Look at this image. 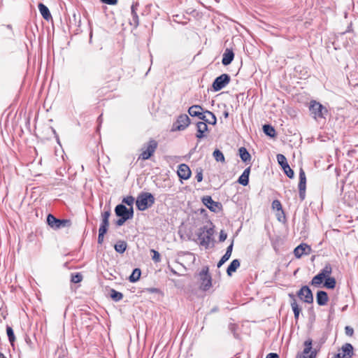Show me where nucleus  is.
Wrapping results in <instances>:
<instances>
[{"mask_svg":"<svg viewBox=\"0 0 358 358\" xmlns=\"http://www.w3.org/2000/svg\"><path fill=\"white\" fill-rule=\"evenodd\" d=\"M188 113L192 117H197L210 124L215 125L217 123L215 114L209 110L203 111V108L199 105H194L189 107Z\"/></svg>","mask_w":358,"mask_h":358,"instance_id":"f257e3e1","label":"nucleus"},{"mask_svg":"<svg viewBox=\"0 0 358 358\" xmlns=\"http://www.w3.org/2000/svg\"><path fill=\"white\" fill-rule=\"evenodd\" d=\"M155 201L154 196L150 192H141L136 200L137 208L143 211L151 207Z\"/></svg>","mask_w":358,"mask_h":358,"instance_id":"f03ea898","label":"nucleus"},{"mask_svg":"<svg viewBox=\"0 0 358 358\" xmlns=\"http://www.w3.org/2000/svg\"><path fill=\"white\" fill-rule=\"evenodd\" d=\"M309 111L312 117L318 120L320 119H326L328 114L327 108L315 100H311L309 103Z\"/></svg>","mask_w":358,"mask_h":358,"instance_id":"7ed1b4c3","label":"nucleus"},{"mask_svg":"<svg viewBox=\"0 0 358 358\" xmlns=\"http://www.w3.org/2000/svg\"><path fill=\"white\" fill-rule=\"evenodd\" d=\"M214 234L213 227H208L203 226L199 229V231L197 234L198 238L200 241L199 244L201 246L205 247L208 249L210 247L211 241H213V236Z\"/></svg>","mask_w":358,"mask_h":358,"instance_id":"20e7f679","label":"nucleus"},{"mask_svg":"<svg viewBox=\"0 0 358 358\" xmlns=\"http://www.w3.org/2000/svg\"><path fill=\"white\" fill-rule=\"evenodd\" d=\"M47 222L50 227L55 229L64 227H70L71 221L69 219H57L53 215L49 214L47 217Z\"/></svg>","mask_w":358,"mask_h":358,"instance_id":"39448f33","label":"nucleus"},{"mask_svg":"<svg viewBox=\"0 0 358 358\" xmlns=\"http://www.w3.org/2000/svg\"><path fill=\"white\" fill-rule=\"evenodd\" d=\"M158 143L154 139H150L147 145H144L141 148L142 152L138 157V159L143 160L148 159L155 153L157 148Z\"/></svg>","mask_w":358,"mask_h":358,"instance_id":"423d86ee","label":"nucleus"},{"mask_svg":"<svg viewBox=\"0 0 358 358\" xmlns=\"http://www.w3.org/2000/svg\"><path fill=\"white\" fill-rule=\"evenodd\" d=\"M199 276L201 280V289L203 291L208 290L212 286V278L209 273L208 266L203 267L202 270L199 273Z\"/></svg>","mask_w":358,"mask_h":358,"instance_id":"0eeeda50","label":"nucleus"},{"mask_svg":"<svg viewBox=\"0 0 358 358\" xmlns=\"http://www.w3.org/2000/svg\"><path fill=\"white\" fill-rule=\"evenodd\" d=\"M190 124V119L186 114L180 115L171 128L172 131H182L185 129Z\"/></svg>","mask_w":358,"mask_h":358,"instance_id":"6e6552de","label":"nucleus"},{"mask_svg":"<svg viewBox=\"0 0 358 358\" xmlns=\"http://www.w3.org/2000/svg\"><path fill=\"white\" fill-rule=\"evenodd\" d=\"M304 348L303 352L297 355V358H315L317 352L315 350H313V340L308 338L303 343Z\"/></svg>","mask_w":358,"mask_h":358,"instance_id":"1a4fd4ad","label":"nucleus"},{"mask_svg":"<svg viewBox=\"0 0 358 358\" xmlns=\"http://www.w3.org/2000/svg\"><path fill=\"white\" fill-rule=\"evenodd\" d=\"M115 213L116 216L124 217L126 220L132 219L134 217V208L130 207L127 208L123 204H118L115 208Z\"/></svg>","mask_w":358,"mask_h":358,"instance_id":"9d476101","label":"nucleus"},{"mask_svg":"<svg viewBox=\"0 0 358 358\" xmlns=\"http://www.w3.org/2000/svg\"><path fill=\"white\" fill-rule=\"evenodd\" d=\"M231 78L229 75L223 73L217 77L213 83L212 87L215 92H218L223 89L230 82Z\"/></svg>","mask_w":358,"mask_h":358,"instance_id":"9b49d317","label":"nucleus"},{"mask_svg":"<svg viewBox=\"0 0 358 358\" xmlns=\"http://www.w3.org/2000/svg\"><path fill=\"white\" fill-rule=\"evenodd\" d=\"M202 203L212 212L218 213L222 210L220 202L215 201L210 196H204L201 199Z\"/></svg>","mask_w":358,"mask_h":358,"instance_id":"f8f14e48","label":"nucleus"},{"mask_svg":"<svg viewBox=\"0 0 358 358\" xmlns=\"http://www.w3.org/2000/svg\"><path fill=\"white\" fill-rule=\"evenodd\" d=\"M354 355L352 344L346 343L343 344L339 352L334 354L331 358H352Z\"/></svg>","mask_w":358,"mask_h":358,"instance_id":"ddd939ff","label":"nucleus"},{"mask_svg":"<svg viewBox=\"0 0 358 358\" xmlns=\"http://www.w3.org/2000/svg\"><path fill=\"white\" fill-rule=\"evenodd\" d=\"M297 296L301 300L307 303H312L313 302V295L311 289L308 286H303L297 292Z\"/></svg>","mask_w":358,"mask_h":358,"instance_id":"4468645a","label":"nucleus"},{"mask_svg":"<svg viewBox=\"0 0 358 358\" xmlns=\"http://www.w3.org/2000/svg\"><path fill=\"white\" fill-rule=\"evenodd\" d=\"M276 157L278 164L281 166L286 176L289 178H293L294 173L288 164L286 157L282 154L277 155Z\"/></svg>","mask_w":358,"mask_h":358,"instance_id":"2eb2a0df","label":"nucleus"},{"mask_svg":"<svg viewBox=\"0 0 358 358\" xmlns=\"http://www.w3.org/2000/svg\"><path fill=\"white\" fill-rule=\"evenodd\" d=\"M298 187L299 198L301 201H303L306 198V177L303 169H300L299 170V182Z\"/></svg>","mask_w":358,"mask_h":358,"instance_id":"dca6fc26","label":"nucleus"},{"mask_svg":"<svg viewBox=\"0 0 358 358\" xmlns=\"http://www.w3.org/2000/svg\"><path fill=\"white\" fill-rule=\"evenodd\" d=\"M177 173L178 177L182 180H187L191 176V170L185 164H181L178 166Z\"/></svg>","mask_w":358,"mask_h":358,"instance_id":"f3484780","label":"nucleus"},{"mask_svg":"<svg viewBox=\"0 0 358 358\" xmlns=\"http://www.w3.org/2000/svg\"><path fill=\"white\" fill-rule=\"evenodd\" d=\"M311 248L306 243H301L294 250V256L296 258H301L303 255H308L310 252Z\"/></svg>","mask_w":358,"mask_h":358,"instance_id":"a211bd4d","label":"nucleus"},{"mask_svg":"<svg viewBox=\"0 0 358 358\" xmlns=\"http://www.w3.org/2000/svg\"><path fill=\"white\" fill-rule=\"evenodd\" d=\"M234 58V53L231 49L227 48L223 55L222 63L224 66H227L230 64Z\"/></svg>","mask_w":358,"mask_h":358,"instance_id":"6ab92c4d","label":"nucleus"},{"mask_svg":"<svg viewBox=\"0 0 358 358\" xmlns=\"http://www.w3.org/2000/svg\"><path fill=\"white\" fill-rule=\"evenodd\" d=\"M329 301V296L325 291L320 290L316 294V301L320 306H325Z\"/></svg>","mask_w":358,"mask_h":358,"instance_id":"aec40b11","label":"nucleus"},{"mask_svg":"<svg viewBox=\"0 0 358 358\" xmlns=\"http://www.w3.org/2000/svg\"><path fill=\"white\" fill-rule=\"evenodd\" d=\"M207 123L205 121L203 122H199L196 124V130L197 133L196 134V138H203L205 137L204 133L208 131V126Z\"/></svg>","mask_w":358,"mask_h":358,"instance_id":"412c9836","label":"nucleus"},{"mask_svg":"<svg viewBox=\"0 0 358 358\" xmlns=\"http://www.w3.org/2000/svg\"><path fill=\"white\" fill-rule=\"evenodd\" d=\"M289 296L290 298L292 299V300L291 301V307L294 312V319L296 320H298L299 317V313L301 312V308H299V306L296 302L294 295L293 294H289Z\"/></svg>","mask_w":358,"mask_h":358,"instance_id":"4be33fe9","label":"nucleus"},{"mask_svg":"<svg viewBox=\"0 0 358 358\" xmlns=\"http://www.w3.org/2000/svg\"><path fill=\"white\" fill-rule=\"evenodd\" d=\"M239 156L241 160L248 164L251 160V155L245 147H241L238 149Z\"/></svg>","mask_w":358,"mask_h":358,"instance_id":"5701e85b","label":"nucleus"},{"mask_svg":"<svg viewBox=\"0 0 358 358\" xmlns=\"http://www.w3.org/2000/svg\"><path fill=\"white\" fill-rule=\"evenodd\" d=\"M38 9H39V11H40L41 15L43 16V17L45 20H49L50 19L52 18L50 12L48 8L45 5H44L42 3H40L38 4Z\"/></svg>","mask_w":358,"mask_h":358,"instance_id":"b1692460","label":"nucleus"},{"mask_svg":"<svg viewBox=\"0 0 358 358\" xmlns=\"http://www.w3.org/2000/svg\"><path fill=\"white\" fill-rule=\"evenodd\" d=\"M240 261L238 259H234L229 265L227 269V273L229 276H231L232 273H234L237 268L240 266Z\"/></svg>","mask_w":358,"mask_h":358,"instance_id":"393cba45","label":"nucleus"},{"mask_svg":"<svg viewBox=\"0 0 358 358\" xmlns=\"http://www.w3.org/2000/svg\"><path fill=\"white\" fill-rule=\"evenodd\" d=\"M336 285V280L334 277L329 276V277L324 278V282L323 287H324L327 289H333L335 288Z\"/></svg>","mask_w":358,"mask_h":358,"instance_id":"a878e982","label":"nucleus"},{"mask_svg":"<svg viewBox=\"0 0 358 358\" xmlns=\"http://www.w3.org/2000/svg\"><path fill=\"white\" fill-rule=\"evenodd\" d=\"M127 244L124 241H117L114 246L115 251L120 254L124 253L125 252V250H127Z\"/></svg>","mask_w":358,"mask_h":358,"instance_id":"bb28decb","label":"nucleus"},{"mask_svg":"<svg viewBox=\"0 0 358 358\" xmlns=\"http://www.w3.org/2000/svg\"><path fill=\"white\" fill-rule=\"evenodd\" d=\"M263 131L264 134L269 137H275V130L274 127L270 124H264L263 126Z\"/></svg>","mask_w":358,"mask_h":358,"instance_id":"cd10ccee","label":"nucleus"},{"mask_svg":"<svg viewBox=\"0 0 358 358\" xmlns=\"http://www.w3.org/2000/svg\"><path fill=\"white\" fill-rule=\"evenodd\" d=\"M141 275V269L138 268H134L133 270L132 273L129 276V280L131 282H136L139 280Z\"/></svg>","mask_w":358,"mask_h":358,"instance_id":"c85d7f7f","label":"nucleus"},{"mask_svg":"<svg viewBox=\"0 0 358 358\" xmlns=\"http://www.w3.org/2000/svg\"><path fill=\"white\" fill-rule=\"evenodd\" d=\"M332 273V267L330 264H326L324 268L320 271V274L325 278L329 277Z\"/></svg>","mask_w":358,"mask_h":358,"instance_id":"c756f323","label":"nucleus"},{"mask_svg":"<svg viewBox=\"0 0 358 358\" xmlns=\"http://www.w3.org/2000/svg\"><path fill=\"white\" fill-rule=\"evenodd\" d=\"M110 296L114 301L117 302L122 299L123 294L114 289H111L110 291Z\"/></svg>","mask_w":358,"mask_h":358,"instance_id":"7c9ffc66","label":"nucleus"},{"mask_svg":"<svg viewBox=\"0 0 358 358\" xmlns=\"http://www.w3.org/2000/svg\"><path fill=\"white\" fill-rule=\"evenodd\" d=\"M324 280V278L322 276V274L318 273L313 278L310 285L315 287H320Z\"/></svg>","mask_w":358,"mask_h":358,"instance_id":"2f4dec72","label":"nucleus"},{"mask_svg":"<svg viewBox=\"0 0 358 358\" xmlns=\"http://www.w3.org/2000/svg\"><path fill=\"white\" fill-rule=\"evenodd\" d=\"M272 208H273V209H275L278 211L280 210L281 214L282 215L283 219L285 220V213L282 210V204L279 200L275 199L272 202Z\"/></svg>","mask_w":358,"mask_h":358,"instance_id":"473e14b6","label":"nucleus"},{"mask_svg":"<svg viewBox=\"0 0 358 358\" xmlns=\"http://www.w3.org/2000/svg\"><path fill=\"white\" fill-rule=\"evenodd\" d=\"M213 155L217 162H224L225 158L223 153L220 150H215Z\"/></svg>","mask_w":358,"mask_h":358,"instance_id":"72a5a7b5","label":"nucleus"},{"mask_svg":"<svg viewBox=\"0 0 358 358\" xmlns=\"http://www.w3.org/2000/svg\"><path fill=\"white\" fill-rule=\"evenodd\" d=\"M6 333H7V336L8 337V340H9L10 344L12 345H13V343L15 340V337L13 329L10 327L7 326L6 327Z\"/></svg>","mask_w":358,"mask_h":358,"instance_id":"f704fd0d","label":"nucleus"},{"mask_svg":"<svg viewBox=\"0 0 358 358\" xmlns=\"http://www.w3.org/2000/svg\"><path fill=\"white\" fill-rule=\"evenodd\" d=\"M83 280V275L80 273H76L71 274V281L73 283H78Z\"/></svg>","mask_w":358,"mask_h":358,"instance_id":"c9c22d12","label":"nucleus"},{"mask_svg":"<svg viewBox=\"0 0 358 358\" xmlns=\"http://www.w3.org/2000/svg\"><path fill=\"white\" fill-rule=\"evenodd\" d=\"M131 17L130 24L133 25L134 27H137L139 24V18L137 13L131 14Z\"/></svg>","mask_w":358,"mask_h":358,"instance_id":"e433bc0d","label":"nucleus"},{"mask_svg":"<svg viewBox=\"0 0 358 358\" xmlns=\"http://www.w3.org/2000/svg\"><path fill=\"white\" fill-rule=\"evenodd\" d=\"M234 241H232L231 243L227 247L225 254L222 256L224 259L227 261L230 258L233 250Z\"/></svg>","mask_w":358,"mask_h":358,"instance_id":"4c0bfd02","label":"nucleus"},{"mask_svg":"<svg viewBox=\"0 0 358 358\" xmlns=\"http://www.w3.org/2000/svg\"><path fill=\"white\" fill-rule=\"evenodd\" d=\"M238 183L243 186H246L249 183V177L248 176L241 174V176L238 179Z\"/></svg>","mask_w":358,"mask_h":358,"instance_id":"58836bf2","label":"nucleus"},{"mask_svg":"<svg viewBox=\"0 0 358 358\" xmlns=\"http://www.w3.org/2000/svg\"><path fill=\"white\" fill-rule=\"evenodd\" d=\"M134 201L135 199L132 196H127L122 199V203L127 204L130 207H133L132 206L134 203Z\"/></svg>","mask_w":358,"mask_h":358,"instance_id":"ea45409f","label":"nucleus"},{"mask_svg":"<svg viewBox=\"0 0 358 358\" xmlns=\"http://www.w3.org/2000/svg\"><path fill=\"white\" fill-rule=\"evenodd\" d=\"M109 225V220L101 219V223L99 230L107 231Z\"/></svg>","mask_w":358,"mask_h":358,"instance_id":"a19ab883","label":"nucleus"},{"mask_svg":"<svg viewBox=\"0 0 358 358\" xmlns=\"http://www.w3.org/2000/svg\"><path fill=\"white\" fill-rule=\"evenodd\" d=\"M151 252L153 253V255H152V260L155 262H159L161 261V257H160V254L155 250H151Z\"/></svg>","mask_w":358,"mask_h":358,"instance_id":"79ce46f5","label":"nucleus"},{"mask_svg":"<svg viewBox=\"0 0 358 358\" xmlns=\"http://www.w3.org/2000/svg\"><path fill=\"white\" fill-rule=\"evenodd\" d=\"M196 180L198 182H201L203 180V170L202 169H196V175L195 176Z\"/></svg>","mask_w":358,"mask_h":358,"instance_id":"37998d69","label":"nucleus"},{"mask_svg":"<svg viewBox=\"0 0 358 358\" xmlns=\"http://www.w3.org/2000/svg\"><path fill=\"white\" fill-rule=\"evenodd\" d=\"M107 231L99 230V236H98V243L102 244L103 242L104 235Z\"/></svg>","mask_w":358,"mask_h":358,"instance_id":"c03bdc74","label":"nucleus"},{"mask_svg":"<svg viewBox=\"0 0 358 358\" xmlns=\"http://www.w3.org/2000/svg\"><path fill=\"white\" fill-rule=\"evenodd\" d=\"M227 238V234L224 230H221L219 236V241L220 242L224 241Z\"/></svg>","mask_w":358,"mask_h":358,"instance_id":"a18cd8bd","label":"nucleus"},{"mask_svg":"<svg viewBox=\"0 0 358 358\" xmlns=\"http://www.w3.org/2000/svg\"><path fill=\"white\" fill-rule=\"evenodd\" d=\"M345 331L347 336H352L354 334V329L350 326H346L345 327Z\"/></svg>","mask_w":358,"mask_h":358,"instance_id":"49530a36","label":"nucleus"},{"mask_svg":"<svg viewBox=\"0 0 358 358\" xmlns=\"http://www.w3.org/2000/svg\"><path fill=\"white\" fill-rule=\"evenodd\" d=\"M139 6L138 2H134L131 6V14L137 13L136 10Z\"/></svg>","mask_w":358,"mask_h":358,"instance_id":"de8ad7c7","label":"nucleus"},{"mask_svg":"<svg viewBox=\"0 0 358 358\" xmlns=\"http://www.w3.org/2000/svg\"><path fill=\"white\" fill-rule=\"evenodd\" d=\"M110 215V210H108L102 213L101 219L109 220Z\"/></svg>","mask_w":358,"mask_h":358,"instance_id":"09e8293b","label":"nucleus"},{"mask_svg":"<svg viewBox=\"0 0 358 358\" xmlns=\"http://www.w3.org/2000/svg\"><path fill=\"white\" fill-rule=\"evenodd\" d=\"M120 218L115 222V224L118 227H120L124 224V222L127 220L124 217H119Z\"/></svg>","mask_w":358,"mask_h":358,"instance_id":"8fccbe9b","label":"nucleus"},{"mask_svg":"<svg viewBox=\"0 0 358 358\" xmlns=\"http://www.w3.org/2000/svg\"><path fill=\"white\" fill-rule=\"evenodd\" d=\"M102 3L108 4V5H116L117 3V0H100Z\"/></svg>","mask_w":358,"mask_h":358,"instance_id":"3c124183","label":"nucleus"},{"mask_svg":"<svg viewBox=\"0 0 358 358\" xmlns=\"http://www.w3.org/2000/svg\"><path fill=\"white\" fill-rule=\"evenodd\" d=\"M266 358H279V355L277 353L271 352L267 355Z\"/></svg>","mask_w":358,"mask_h":358,"instance_id":"603ef678","label":"nucleus"},{"mask_svg":"<svg viewBox=\"0 0 358 358\" xmlns=\"http://www.w3.org/2000/svg\"><path fill=\"white\" fill-rule=\"evenodd\" d=\"M227 261V259H224V258L222 257V258L217 263V267L218 268L221 267Z\"/></svg>","mask_w":358,"mask_h":358,"instance_id":"864d4df0","label":"nucleus"},{"mask_svg":"<svg viewBox=\"0 0 358 358\" xmlns=\"http://www.w3.org/2000/svg\"><path fill=\"white\" fill-rule=\"evenodd\" d=\"M250 169H251V167H250V166H249V167L246 168V169L243 171V173H242V174L245 175V176H248L249 177V176H250Z\"/></svg>","mask_w":358,"mask_h":358,"instance_id":"5fc2aeb1","label":"nucleus"},{"mask_svg":"<svg viewBox=\"0 0 358 358\" xmlns=\"http://www.w3.org/2000/svg\"><path fill=\"white\" fill-rule=\"evenodd\" d=\"M120 78V74L117 73L116 76L110 78V80H117Z\"/></svg>","mask_w":358,"mask_h":358,"instance_id":"6e6d98bb","label":"nucleus"},{"mask_svg":"<svg viewBox=\"0 0 358 358\" xmlns=\"http://www.w3.org/2000/svg\"><path fill=\"white\" fill-rule=\"evenodd\" d=\"M148 291L151 293H157L158 292V289L157 288H150Z\"/></svg>","mask_w":358,"mask_h":358,"instance_id":"4d7b16f0","label":"nucleus"},{"mask_svg":"<svg viewBox=\"0 0 358 358\" xmlns=\"http://www.w3.org/2000/svg\"><path fill=\"white\" fill-rule=\"evenodd\" d=\"M223 115L225 118H227L229 117V112L225 110L224 113H223Z\"/></svg>","mask_w":358,"mask_h":358,"instance_id":"13d9d810","label":"nucleus"},{"mask_svg":"<svg viewBox=\"0 0 358 358\" xmlns=\"http://www.w3.org/2000/svg\"><path fill=\"white\" fill-rule=\"evenodd\" d=\"M0 358H6V357L2 352H0Z\"/></svg>","mask_w":358,"mask_h":358,"instance_id":"bf43d9fd","label":"nucleus"},{"mask_svg":"<svg viewBox=\"0 0 358 358\" xmlns=\"http://www.w3.org/2000/svg\"><path fill=\"white\" fill-rule=\"evenodd\" d=\"M278 220L280 221V222H282V220H281V216L279 215L278 217Z\"/></svg>","mask_w":358,"mask_h":358,"instance_id":"052dcab7","label":"nucleus"},{"mask_svg":"<svg viewBox=\"0 0 358 358\" xmlns=\"http://www.w3.org/2000/svg\"><path fill=\"white\" fill-rule=\"evenodd\" d=\"M52 131H53L54 134H56V131L54 129H52Z\"/></svg>","mask_w":358,"mask_h":358,"instance_id":"680f3d73","label":"nucleus"}]
</instances>
